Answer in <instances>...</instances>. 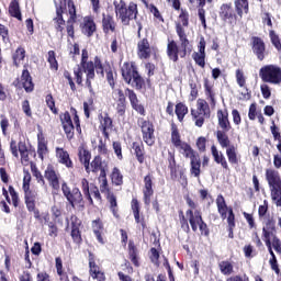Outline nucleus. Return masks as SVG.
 <instances>
[{
    "label": "nucleus",
    "mask_w": 281,
    "mask_h": 281,
    "mask_svg": "<svg viewBox=\"0 0 281 281\" xmlns=\"http://www.w3.org/2000/svg\"><path fill=\"white\" fill-rule=\"evenodd\" d=\"M100 192L105 195V199L110 205V211L114 218H120V206L117 205V195L111 191L109 183L105 187H100Z\"/></svg>",
    "instance_id": "obj_18"
},
{
    "label": "nucleus",
    "mask_w": 281,
    "mask_h": 281,
    "mask_svg": "<svg viewBox=\"0 0 281 281\" xmlns=\"http://www.w3.org/2000/svg\"><path fill=\"white\" fill-rule=\"evenodd\" d=\"M44 179L48 182L53 194L60 192V172L56 171L54 165H48L44 171Z\"/></svg>",
    "instance_id": "obj_13"
},
{
    "label": "nucleus",
    "mask_w": 281,
    "mask_h": 281,
    "mask_svg": "<svg viewBox=\"0 0 281 281\" xmlns=\"http://www.w3.org/2000/svg\"><path fill=\"white\" fill-rule=\"evenodd\" d=\"M55 157L61 166H65V168L72 169L74 168V160H71V156L69 155V151H67L63 147H56L55 149Z\"/></svg>",
    "instance_id": "obj_28"
},
{
    "label": "nucleus",
    "mask_w": 281,
    "mask_h": 281,
    "mask_svg": "<svg viewBox=\"0 0 281 281\" xmlns=\"http://www.w3.org/2000/svg\"><path fill=\"white\" fill-rule=\"evenodd\" d=\"M31 172L33 177H35L37 183H42V186H45V177H43V173H41V170H38V167H36V164H34V161H31Z\"/></svg>",
    "instance_id": "obj_58"
},
{
    "label": "nucleus",
    "mask_w": 281,
    "mask_h": 281,
    "mask_svg": "<svg viewBox=\"0 0 281 281\" xmlns=\"http://www.w3.org/2000/svg\"><path fill=\"white\" fill-rule=\"evenodd\" d=\"M192 58H193L195 65H198V67H201V69H205V58H206L205 53L194 52L192 54Z\"/></svg>",
    "instance_id": "obj_59"
},
{
    "label": "nucleus",
    "mask_w": 281,
    "mask_h": 281,
    "mask_svg": "<svg viewBox=\"0 0 281 281\" xmlns=\"http://www.w3.org/2000/svg\"><path fill=\"white\" fill-rule=\"evenodd\" d=\"M131 210L133 212L135 223L140 225L142 233L144 234L146 229H148V225L146 224V217L142 214V206L139 205V200H137V198L132 199Z\"/></svg>",
    "instance_id": "obj_19"
},
{
    "label": "nucleus",
    "mask_w": 281,
    "mask_h": 281,
    "mask_svg": "<svg viewBox=\"0 0 281 281\" xmlns=\"http://www.w3.org/2000/svg\"><path fill=\"white\" fill-rule=\"evenodd\" d=\"M216 139L222 148H229V146H232V140H229V136L224 130L216 132Z\"/></svg>",
    "instance_id": "obj_49"
},
{
    "label": "nucleus",
    "mask_w": 281,
    "mask_h": 281,
    "mask_svg": "<svg viewBox=\"0 0 281 281\" xmlns=\"http://www.w3.org/2000/svg\"><path fill=\"white\" fill-rule=\"evenodd\" d=\"M61 192L71 207H85V195H82V191L78 187L71 189L67 182H63Z\"/></svg>",
    "instance_id": "obj_8"
},
{
    "label": "nucleus",
    "mask_w": 281,
    "mask_h": 281,
    "mask_svg": "<svg viewBox=\"0 0 281 281\" xmlns=\"http://www.w3.org/2000/svg\"><path fill=\"white\" fill-rule=\"evenodd\" d=\"M65 3H67L68 7V13L69 18L66 22V32L67 36L74 41L76 38V22L78 21V14L76 12V4L74 3V0H64Z\"/></svg>",
    "instance_id": "obj_14"
},
{
    "label": "nucleus",
    "mask_w": 281,
    "mask_h": 281,
    "mask_svg": "<svg viewBox=\"0 0 281 281\" xmlns=\"http://www.w3.org/2000/svg\"><path fill=\"white\" fill-rule=\"evenodd\" d=\"M102 30L103 34H113L117 30V22H115V18H113L110 13H102Z\"/></svg>",
    "instance_id": "obj_30"
},
{
    "label": "nucleus",
    "mask_w": 281,
    "mask_h": 281,
    "mask_svg": "<svg viewBox=\"0 0 281 281\" xmlns=\"http://www.w3.org/2000/svg\"><path fill=\"white\" fill-rule=\"evenodd\" d=\"M216 205L221 218L225 221V218H227V214H229V206H227V202L225 201V196H223V194L217 195Z\"/></svg>",
    "instance_id": "obj_41"
},
{
    "label": "nucleus",
    "mask_w": 281,
    "mask_h": 281,
    "mask_svg": "<svg viewBox=\"0 0 281 281\" xmlns=\"http://www.w3.org/2000/svg\"><path fill=\"white\" fill-rule=\"evenodd\" d=\"M250 47L252 50V54L256 56L257 60L259 63H262L265 58L269 55L267 52V44H265V40L260 36H251L250 37Z\"/></svg>",
    "instance_id": "obj_15"
},
{
    "label": "nucleus",
    "mask_w": 281,
    "mask_h": 281,
    "mask_svg": "<svg viewBox=\"0 0 281 281\" xmlns=\"http://www.w3.org/2000/svg\"><path fill=\"white\" fill-rule=\"evenodd\" d=\"M9 14L13 19H18V21H23V15L21 14V4H19V0H11L9 4Z\"/></svg>",
    "instance_id": "obj_46"
},
{
    "label": "nucleus",
    "mask_w": 281,
    "mask_h": 281,
    "mask_svg": "<svg viewBox=\"0 0 281 281\" xmlns=\"http://www.w3.org/2000/svg\"><path fill=\"white\" fill-rule=\"evenodd\" d=\"M116 18L120 19L122 25H131V21H136L139 10L137 9V3L120 0V2H113Z\"/></svg>",
    "instance_id": "obj_5"
},
{
    "label": "nucleus",
    "mask_w": 281,
    "mask_h": 281,
    "mask_svg": "<svg viewBox=\"0 0 281 281\" xmlns=\"http://www.w3.org/2000/svg\"><path fill=\"white\" fill-rule=\"evenodd\" d=\"M266 181L270 188V196L277 207H281V177L276 169H266Z\"/></svg>",
    "instance_id": "obj_6"
},
{
    "label": "nucleus",
    "mask_w": 281,
    "mask_h": 281,
    "mask_svg": "<svg viewBox=\"0 0 281 281\" xmlns=\"http://www.w3.org/2000/svg\"><path fill=\"white\" fill-rule=\"evenodd\" d=\"M46 106H48L49 111L53 112L54 115H58V108H56V100L52 93L45 97Z\"/></svg>",
    "instance_id": "obj_60"
},
{
    "label": "nucleus",
    "mask_w": 281,
    "mask_h": 281,
    "mask_svg": "<svg viewBox=\"0 0 281 281\" xmlns=\"http://www.w3.org/2000/svg\"><path fill=\"white\" fill-rule=\"evenodd\" d=\"M204 91H205V95L209 98V100L211 101V104L216 105V99L214 98V90H212V86L210 85V80L209 79H204Z\"/></svg>",
    "instance_id": "obj_57"
},
{
    "label": "nucleus",
    "mask_w": 281,
    "mask_h": 281,
    "mask_svg": "<svg viewBox=\"0 0 281 281\" xmlns=\"http://www.w3.org/2000/svg\"><path fill=\"white\" fill-rule=\"evenodd\" d=\"M89 273L92 280L106 281V274L95 265V255L88 250Z\"/></svg>",
    "instance_id": "obj_20"
},
{
    "label": "nucleus",
    "mask_w": 281,
    "mask_h": 281,
    "mask_svg": "<svg viewBox=\"0 0 281 281\" xmlns=\"http://www.w3.org/2000/svg\"><path fill=\"white\" fill-rule=\"evenodd\" d=\"M125 94L127 95L131 106L136 113L139 115L145 116L146 115V108H144V104L139 103V99L137 98V93H135V90L131 88L125 89Z\"/></svg>",
    "instance_id": "obj_25"
},
{
    "label": "nucleus",
    "mask_w": 281,
    "mask_h": 281,
    "mask_svg": "<svg viewBox=\"0 0 281 281\" xmlns=\"http://www.w3.org/2000/svg\"><path fill=\"white\" fill-rule=\"evenodd\" d=\"M159 250H157V248L153 247L149 250V260L150 262H153V265H155V267H159L160 262H159Z\"/></svg>",
    "instance_id": "obj_64"
},
{
    "label": "nucleus",
    "mask_w": 281,
    "mask_h": 281,
    "mask_svg": "<svg viewBox=\"0 0 281 281\" xmlns=\"http://www.w3.org/2000/svg\"><path fill=\"white\" fill-rule=\"evenodd\" d=\"M190 113V110L188 109V105L183 102H178L175 106V114L177 115L178 122H183L186 120V116Z\"/></svg>",
    "instance_id": "obj_47"
},
{
    "label": "nucleus",
    "mask_w": 281,
    "mask_h": 281,
    "mask_svg": "<svg viewBox=\"0 0 281 281\" xmlns=\"http://www.w3.org/2000/svg\"><path fill=\"white\" fill-rule=\"evenodd\" d=\"M87 175H98V181L100 187L105 188L109 184V179H106V172H109V162L102 160V156H94L91 164L89 165V169H86Z\"/></svg>",
    "instance_id": "obj_7"
},
{
    "label": "nucleus",
    "mask_w": 281,
    "mask_h": 281,
    "mask_svg": "<svg viewBox=\"0 0 281 281\" xmlns=\"http://www.w3.org/2000/svg\"><path fill=\"white\" fill-rule=\"evenodd\" d=\"M24 192V203L26 205V210H34V205H36V199L38 198V192L36 190L30 189V187L22 188Z\"/></svg>",
    "instance_id": "obj_34"
},
{
    "label": "nucleus",
    "mask_w": 281,
    "mask_h": 281,
    "mask_svg": "<svg viewBox=\"0 0 281 281\" xmlns=\"http://www.w3.org/2000/svg\"><path fill=\"white\" fill-rule=\"evenodd\" d=\"M105 74V80L108 85H110L111 89L115 91V85L117 81V72L115 71V68L113 66H110L108 64L106 66H103V78Z\"/></svg>",
    "instance_id": "obj_37"
},
{
    "label": "nucleus",
    "mask_w": 281,
    "mask_h": 281,
    "mask_svg": "<svg viewBox=\"0 0 281 281\" xmlns=\"http://www.w3.org/2000/svg\"><path fill=\"white\" fill-rule=\"evenodd\" d=\"M92 232L100 245H104V243H106L104 240V223L100 217L92 221Z\"/></svg>",
    "instance_id": "obj_35"
},
{
    "label": "nucleus",
    "mask_w": 281,
    "mask_h": 281,
    "mask_svg": "<svg viewBox=\"0 0 281 281\" xmlns=\"http://www.w3.org/2000/svg\"><path fill=\"white\" fill-rule=\"evenodd\" d=\"M70 229V238L75 245H82V220L76 215L70 216V223H67L66 232Z\"/></svg>",
    "instance_id": "obj_12"
},
{
    "label": "nucleus",
    "mask_w": 281,
    "mask_h": 281,
    "mask_svg": "<svg viewBox=\"0 0 281 281\" xmlns=\"http://www.w3.org/2000/svg\"><path fill=\"white\" fill-rule=\"evenodd\" d=\"M121 76L126 85L142 91L146 87V79L139 74V69L135 61H125L121 67Z\"/></svg>",
    "instance_id": "obj_4"
},
{
    "label": "nucleus",
    "mask_w": 281,
    "mask_h": 281,
    "mask_svg": "<svg viewBox=\"0 0 281 281\" xmlns=\"http://www.w3.org/2000/svg\"><path fill=\"white\" fill-rule=\"evenodd\" d=\"M153 173L148 172L144 179H143V201L145 205H150L151 199L155 194V189L153 188L154 182H153Z\"/></svg>",
    "instance_id": "obj_21"
},
{
    "label": "nucleus",
    "mask_w": 281,
    "mask_h": 281,
    "mask_svg": "<svg viewBox=\"0 0 281 281\" xmlns=\"http://www.w3.org/2000/svg\"><path fill=\"white\" fill-rule=\"evenodd\" d=\"M47 63L53 71H58V60L56 59V52L48 50Z\"/></svg>",
    "instance_id": "obj_61"
},
{
    "label": "nucleus",
    "mask_w": 281,
    "mask_h": 281,
    "mask_svg": "<svg viewBox=\"0 0 281 281\" xmlns=\"http://www.w3.org/2000/svg\"><path fill=\"white\" fill-rule=\"evenodd\" d=\"M145 69L147 70V78L145 80V85H147L148 89H150L153 87V81L150 80V78H153V76H155V64L153 63H147L145 65Z\"/></svg>",
    "instance_id": "obj_56"
},
{
    "label": "nucleus",
    "mask_w": 281,
    "mask_h": 281,
    "mask_svg": "<svg viewBox=\"0 0 281 281\" xmlns=\"http://www.w3.org/2000/svg\"><path fill=\"white\" fill-rule=\"evenodd\" d=\"M168 169L170 170V179L171 181H177L179 178L183 179V169H179V165H173L171 167H168Z\"/></svg>",
    "instance_id": "obj_55"
},
{
    "label": "nucleus",
    "mask_w": 281,
    "mask_h": 281,
    "mask_svg": "<svg viewBox=\"0 0 281 281\" xmlns=\"http://www.w3.org/2000/svg\"><path fill=\"white\" fill-rule=\"evenodd\" d=\"M189 26L190 12L186 9H181L180 14L178 15V21L176 22V34L180 41V47L175 40L168 41L167 44V56L172 63H179V56L180 58H186L188 54H192V44H190V40H188V34L184 29Z\"/></svg>",
    "instance_id": "obj_1"
},
{
    "label": "nucleus",
    "mask_w": 281,
    "mask_h": 281,
    "mask_svg": "<svg viewBox=\"0 0 281 281\" xmlns=\"http://www.w3.org/2000/svg\"><path fill=\"white\" fill-rule=\"evenodd\" d=\"M99 130L101 131L103 137L105 139H109L111 137V134L109 131H113V119L109 115V113L99 114Z\"/></svg>",
    "instance_id": "obj_27"
},
{
    "label": "nucleus",
    "mask_w": 281,
    "mask_h": 281,
    "mask_svg": "<svg viewBox=\"0 0 281 281\" xmlns=\"http://www.w3.org/2000/svg\"><path fill=\"white\" fill-rule=\"evenodd\" d=\"M259 78L268 85H281V68L278 65H266L259 69Z\"/></svg>",
    "instance_id": "obj_9"
},
{
    "label": "nucleus",
    "mask_w": 281,
    "mask_h": 281,
    "mask_svg": "<svg viewBox=\"0 0 281 281\" xmlns=\"http://www.w3.org/2000/svg\"><path fill=\"white\" fill-rule=\"evenodd\" d=\"M80 188L83 192L85 199H87L90 205H93V198H91V188L89 187V180H87V178H82L80 180Z\"/></svg>",
    "instance_id": "obj_51"
},
{
    "label": "nucleus",
    "mask_w": 281,
    "mask_h": 281,
    "mask_svg": "<svg viewBox=\"0 0 281 281\" xmlns=\"http://www.w3.org/2000/svg\"><path fill=\"white\" fill-rule=\"evenodd\" d=\"M171 144L184 159H190V173L196 178L201 177V157L189 143L181 140V133L175 123H171Z\"/></svg>",
    "instance_id": "obj_2"
},
{
    "label": "nucleus",
    "mask_w": 281,
    "mask_h": 281,
    "mask_svg": "<svg viewBox=\"0 0 281 281\" xmlns=\"http://www.w3.org/2000/svg\"><path fill=\"white\" fill-rule=\"evenodd\" d=\"M127 254H128V260H131L132 265L135 267H140L139 260H142V257H139V248H137V245H135V241L133 239L128 240L127 245Z\"/></svg>",
    "instance_id": "obj_32"
},
{
    "label": "nucleus",
    "mask_w": 281,
    "mask_h": 281,
    "mask_svg": "<svg viewBox=\"0 0 281 281\" xmlns=\"http://www.w3.org/2000/svg\"><path fill=\"white\" fill-rule=\"evenodd\" d=\"M267 247L271 256L269 259L270 269L274 271L277 276H280V266L278 265V257H276V252H273V248H271V246H267Z\"/></svg>",
    "instance_id": "obj_52"
},
{
    "label": "nucleus",
    "mask_w": 281,
    "mask_h": 281,
    "mask_svg": "<svg viewBox=\"0 0 281 281\" xmlns=\"http://www.w3.org/2000/svg\"><path fill=\"white\" fill-rule=\"evenodd\" d=\"M22 83V87L26 93H32L34 91V80L32 79V75L30 74V70H27L25 67L22 70V75L20 77V80L16 79L14 81L15 87L19 86V83Z\"/></svg>",
    "instance_id": "obj_26"
},
{
    "label": "nucleus",
    "mask_w": 281,
    "mask_h": 281,
    "mask_svg": "<svg viewBox=\"0 0 281 281\" xmlns=\"http://www.w3.org/2000/svg\"><path fill=\"white\" fill-rule=\"evenodd\" d=\"M132 150L138 164H144V161H146V147H144V142H133Z\"/></svg>",
    "instance_id": "obj_36"
},
{
    "label": "nucleus",
    "mask_w": 281,
    "mask_h": 281,
    "mask_svg": "<svg viewBox=\"0 0 281 281\" xmlns=\"http://www.w3.org/2000/svg\"><path fill=\"white\" fill-rule=\"evenodd\" d=\"M19 153L21 156V164L23 166H27L29 164L31 165L32 161H30V149L27 148V144L25 142L20 140L19 142Z\"/></svg>",
    "instance_id": "obj_44"
},
{
    "label": "nucleus",
    "mask_w": 281,
    "mask_h": 281,
    "mask_svg": "<svg viewBox=\"0 0 281 281\" xmlns=\"http://www.w3.org/2000/svg\"><path fill=\"white\" fill-rule=\"evenodd\" d=\"M143 142L147 146H155V124L150 120L140 119L139 124Z\"/></svg>",
    "instance_id": "obj_16"
},
{
    "label": "nucleus",
    "mask_w": 281,
    "mask_h": 281,
    "mask_svg": "<svg viewBox=\"0 0 281 281\" xmlns=\"http://www.w3.org/2000/svg\"><path fill=\"white\" fill-rule=\"evenodd\" d=\"M179 221H180V227L182 231L186 232V234H190V225L192 232H199L202 236H205L206 238L210 236V227L207 226V223L203 221V213H201L200 210H187L186 214L183 211L178 212Z\"/></svg>",
    "instance_id": "obj_3"
},
{
    "label": "nucleus",
    "mask_w": 281,
    "mask_h": 281,
    "mask_svg": "<svg viewBox=\"0 0 281 281\" xmlns=\"http://www.w3.org/2000/svg\"><path fill=\"white\" fill-rule=\"evenodd\" d=\"M226 157L231 166H238L240 164V155H238V148L234 145H231L226 148Z\"/></svg>",
    "instance_id": "obj_42"
},
{
    "label": "nucleus",
    "mask_w": 281,
    "mask_h": 281,
    "mask_svg": "<svg viewBox=\"0 0 281 281\" xmlns=\"http://www.w3.org/2000/svg\"><path fill=\"white\" fill-rule=\"evenodd\" d=\"M127 104L128 103L126 101H115V111L117 117H121L122 120L126 117Z\"/></svg>",
    "instance_id": "obj_54"
},
{
    "label": "nucleus",
    "mask_w": 281,
    "mask_h": 281,
    "mask_svg": "<svg viewBox=\"0 0 281 281\" xmlns=\"http://www.w3.org/2000/svg\"><path fill=\"white\" fill-rule=\"evenodd\" d=\"M218 16L223 23H228L229 25H234L238 21V13L234 10L232 2L221 4Z\"/></svg>",
    "instance_id": "obj_17"
},
{
    "label": "nucleus",
    "mask_w": 281,
    "mask_h": 281,
    "mask_svg": "<svg viewBox=\"0 0 281 281\" xmlns=\"http://www.w3.org/2000/svg\"><path fill=\"white\" fill-rule=\"evenodd\" d=\"M276 220L270 218L266 222V226L262 228V237L266 243V247L271 246V236L277 234Z\"/></svg>",
    "instance_id": "obj_31"
},
{
    "label": "nucleus",
    "mask_w": 281,
    "mask_h": 281,
    "mask_svg": "<svg viewBox=\"0 0 281 281\" xmlns=\"http://www.w3.org/2000/svg\"><path fill=\"white\" fill-rule=\"evenodd\" d=\"M235 78L238 87L246 90V93H241L243 98H245V100H251V92L249 88H247V76H245V70H243V68H237L235 70Z\"/></svg>",
    "instance_id": "obj_29"
},
{
    "label": "nucleus",
    "mask_w": 281,
    "mask_h": 281,
    "mask_svg": "<svg viewBox=\"0 0 281 281\" xmlns=\"http://www.w3.org/2000/svg\"><path fill=\"white\" fill-rule=\"evenodd\" d=\"M98 30V26L95 25V21H93V18L87 16L83 19V23L81 24V32L85 34V36H88V38H91L93 34H95V31Z\"/></svg>",
    "instance_id": "obj_38"
},
{
    "label": "nucleus",
    "mask_w": 281,
    "mask_h": 281,
    "mask_svg": "<svg viewBox=\"0 0 281 281\" xmlns=\"http://www.w3.org/2000/svg\"><path fill=\"white\" fill-rule=\"evenodd\" d=\"M49 150L47 149V140H45V136L43 132L37 134V155L40 159H45V155H47Z\"/></svg>",
    "instance_id": "obj_43"
},
{
    "label": "nucleus",
    "mask_w": 281,
    "mask_h": 281,
    "mask_svg": "<svg viewBox=\"0 0 281 281\" xmlns=\"http://www.w3.org/2000/svg\"><path fill=\"white\" fill-rule=\"evenodd\" d=\"M211 155L215 161V164H218L223 170H226V172H229V164L227 162V158H225V155L223 151H218V148H216V145L211 146Z\"/></svg>",
    "instance_id": "obj_33"
},
{
    "label": "nucleus",
    "mask_w": 281,
    "mask_h": 281,
    "mask_svg": "<svg viewBox=\"0 0 281 281\" xmlns=\"http://www.w3.org/2000/svg\"><path fill=\"white\" fill-rule=\"evenodd\" d=\"M91 111H93V98L90 97L87 101L83 102V113L87 117V120H89V117H91Z\"/></svg>",
    "instance_id": "obj_63"
},
{
    "label": "nucleus",
    "mask_w": 281,
    "mask_h": 281,
    "mask_svg": "<svg viewBox=\"0 0 281 281\" xmlns=\"http://www.w3.org/2000/svg\"><path fill=\"white\" fill-rule=\"evenodd\" d=\"M154 47L150 45L148 37H144L137 42L136 54L140 60H148L153 56Z\"/></svg>",
    "instance_id": "obj_24"
},
{
    "label": "nucleus",
    "mask_w": 281,
    "mask_h": 281,
    "mask_svg": "<svg viewBox=\"0 0 281 281\" xmlns=\"http://www.w3.org/2000/svg\"><path fill=\"white\" fill-rule=\"evenodd\" d=\"M212 112L210 111V104L204 99L196 101V109H191V116L195 121V126L201 128L205 124V120H210Z\"/></svg>",
    "instance_id": "obj_10"
},
{
    "label": "nucleus",
    "mask_w": 281,
    "mask_h": 281,
    "mask_svg": "<svg viewBox=\"0 0 281 281\" xmlns=\"http://www.w3.org/2000/svg\"><path fill=\"white\" fill-rule=\"evenodd\" d=\"M59 120L67 139H74V131H76V127L74 125V121L71 120V114L69 113V111L61 113L59 115Z\"/></svg>",
    "instance_id": "obj_23"
},
{
    "label": "nucleus",
    "mask_w": 281,
    "mask_h": 281,
    "mask_svg": "<svg viewBox=\"0 0 281 281\" xmlns=\"http://www.w3.org/2000/svg\"><path fill=\"white\" fill-rule=\"evenodd\" d=\"M217 122L218 126L222 128V131H225V133H229V131H232V123L229 122V112H227V110H217Z\"/></svg>",
    "instance_id": "obj_39"
},
{
    "label": "nucleus",
    "mask_w": 281,
    "mask_h": 281,
    "mask_svg": "<svg viewBox=\"0 0 281 281\" xmlns=\"http://www.w3.org/2000/svg\"><path fill=\"white\" fill-rule=\"evenodd\" d=\"M67 8V2H60L59 4L56 5V16L53 19L54 23H55V30L56 32H58L59 34H65V25H66V21L65 18H63V14H65V10Z\"/></svg>",
    "instance_id": "obj_22"
},
{
    "label": "nucleus",
    "mask_w": 281,
    "mask_h": 281,
    "mask_svg": "<svg viewBox=\"0 0 281 281\" xmlns=\"http://www.w3.org/2000/svg\"><path fill=\"white\" fill-rule=\"evenodd\" d=\"M235 12L239 19L249 12V0H235Z\"/></svg>",
    "instance_id": "obj_45"
},
{
    "label": "nucleus",
    "mask_w": 281,
    "mask_h": 281,
    "mask_svg": "<svg viewBox=\"0 0 281 281\" xmlns=\"http://www.w3.org/2000/svg\"><path fill=\"white\" fill-rule=\"evenodd\" d=\"M110 179L113 186H124V175H122V171L117 167L112 169Z\"/></svg>",
    "instance_id": "obj_50"
},
{
    "label": "nucleus",
    "mask_w": 281,
    "mask_h": 281,
    "mask_svg": "<svg viewBox=\"0 0 281 281\" xmlns=\"http://www.w3.org/2000/svg\"><path fill=\"white\" fill-rule=\"evenodd\" d=\"M25 47L19 46L15 52L12 54V60L14 67L19 68L21 67V63L25 60Z\"/></svg>",
    "instance_id": "obj_48"
},
{
    "label": "nucleus",
    "mask_w": 281,
    "mask_h": 281,
    "mask_svg": "<svg viewBox=\"0 0 281 281\" xmlns=\"http://www.w3.org/2000/svg\"><path fill=\"white\" fill-rule=\"evenodd\" d=\"M79 67H81L88 78H95V72L101 78H104V65L99 56H95L93 61H86V64H81Z\"/></svg>",
    "instance_id": "obj_11"
},
{
    "label": "nucleus",
    "mask_w": 281,
    "mask_h": 281,
    "mask_svg": "<svg viewBox=\"0 0 281 281\" xmlns=\"http://www.w3.org/2000/svg\"><path fill=\"white\" fill-rule=\"evenodd\" d=\"M269 36L273 47H276L277 50L281 52L280 35L276 34V31L271 30L269 31Z\"/></svg>",
    "instance_id": "obj_62"
},
{
    "label": "nucleus",
    "mask_w": 281,
    "mask_h": 281,
    "mask_svg": "<svg viewBox=\"0 0 281 281\" xmlns=\"http://www.w3.org/2000/svg\"><path fill=\"white\" fill-rule=\"evenodd\" d=\"M78 157L80 164H82L85 170L89 169V165L91 164V151L87 149L85 146H80L78 148Z\"/></svg>",
    "instance_id": "obj_40"
},
{
    "label": "nucleus",
    "mask_w": 281,
    "mask_h": 281,
    "mask_svg": "<svg viewBox=\"0 0 281 281\" xmlns=\"http://www.w3.org/2000/svg\"><path fill=\"white\" fill-rule=\"evenodd\" d=\"M218 269L223 276H232L234 273V265L229 260L220 261Z\"/></svg>",
    "instance_id": "obj_53"
}]
</instances>
